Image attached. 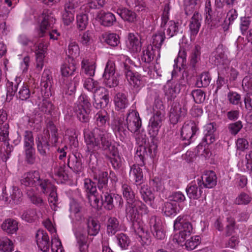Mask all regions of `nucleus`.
<instances>
[{
	"mask_svg": "<svg viewBox=\"0 0 252 252\" xmlns=\"http://www.w3.org/2000/svg\"><path fill=\"white\" fill-rule=\"evenodd\" d=\"M87 150L94 153L97 150L106 151L111 150V145L109 132L103 127H95L91 133L84 135Z\"/></svg>",
	"mask_w": 252,
	"mask_h": 252,
	"instance_id": "1",
	"label": "nucleus"
},
{
	"mask_svg": "<svg viewBox=\"0 0 252 252\" xmlns=\"http://www.w3.org/2000/svg\"><path fill=\"white\" fill-rule=\"evenodd\" d=\"M125 211L126 218L131 221L138 220L140 215L147 214L149 212L147 207L138 200L126 202Z\"/></svg>",
	"mask_w": 252,
	"mask_h": 252,
	"instance_id": "2",
	"label": "nucleus"
},
{
	"mask_svg": "<svg viewBox=\"0 0 252 252\" xmlns=\"http://www.w3.org/2000/svg\"><path fill=\"white\" fill-rule=\"evenodd\" d=\"M9 125L5 123L0 126V141L3 142L1 145L0 155L2 160L6 161L13 150V146L8 143Z\"/></svg>",
	"mask_w": 252,
	"mask_h": 252,
	"instance_id": "3",
	"label": "nucleus"
},
{
	"mask_svg": "<svg viewBox=\"0 0 252 252\" xmlns=\"http://www.w3.org/2000/svg\"><path fill=\"white\" fill-rule=\"evenodd\" d=\"M198 130L197 125L193 121H186L181 131V138L183 142L181 144L184 146L189 145Z\"/></svg>",
	"mask_w": 252,
	"mask_h": 252,
	"instance_id": "4",
	"label": "nucleus"
},
{
	"mask_svg": "<svg viewBox=\"0 0 252 252\" xmlns=\"http://www.w3.org/2000/svg\"><path fill=\"white\" fill-rule=\"evenodd\" d=\"M175 229L179 230V240L180 243L184 241L188 236H189L192 230L191 223L184 219V217L179 216L175 220L174 224Z\"/></svg>",
	"mask_w": 252,
	"mask_h": 252,
	"instance_id": "5",
	"label": "nucleus"
},
{
	"mask_svg": "<svg viewBox=\"0 0 252 252\" xmlns=\"http://www.w3.org/2000/svg\"><path fill=\"white\" fill-rule=\"evenodd\" d=\"M146 140L144 138H142V140L140 145L137 147L135 158H139L140 162L139 164L141 166L144 165V160L150 158H154L156 155V152L157 150V145H150L149 147H147L144 145H143V143H145ZM138 160V159H137Z\"/></svg>",
	"mask_w": 252,
	"mask_h": 252,
	"instance_id": "6",
	"label": "nucleus"
},
{
	"mask_svg": "<svg viewBox=\"0 0 252 252\" xmlns=\"http://www.w3.org/2000/svg\"><path fill=\"white\" fill-rule=\"evenodd\" d=\"M100 195L101 198V204L104 208L108 210H111L114 207V203H119V206L122 207L123 200L121 196L117 194L111 193L108 191H101Z\"/></svg>",
	"mask_w": 252,
	"mask_h": 252,
	"instance_id": "7",
	"label": "nucleus"
},
{
	"mask_svg": "<svg viewBox=\"0 0 252 252\" xmlns=\"http://www.w3.org/2000/svg\"><path fill=\"white\" fill-rule=\"evenodd\" d=\"M93 105L97 109L104 108L109 102V95L103 87H99L94 90V93Z\"/></svg>",
	"mask_w": 252,
	"mask_h": 252,
	"instance_id": "8",
	"label": "nucleus"
},
{
	"mask_svg": "<svg viewBox=\"0 0 252 252\" xmlns=\"http://www.w3.org/2000/svg\"><path fill=\"white\" fill-rule=\"evenodd\" d=\"M41 23L39 28L38 35L39 37H43L46 30L52 27L56 22V19L53 16L52 12L49 10L45 9L43 10L41 16Z\"/></svg>",
	"mask_w": 252,
	"mask_h": 252,
	"instance_id": "9",
	"label": "nucleus"
},
{
	"mask_svg": "<svg viewBox=\"0 0 252 252\" xmlns=\"http://www.w3.org/2000/svg\"><path fill=\"white\" fill-rule=\"evenodd\" d=\"M127 128L133 133H137L141 126V121L139 113L135 111L129 112L126 119Z\"/></svg>",
	"mask_w": 252,
	"mask_h": 252,
	"instance_id": "10",
	"label": "nucleus"
},
{
	"mask_svg": "<svg viewBox=\"0 0 252 252\" xmlns=\"http://www.w3.org/2000/svg\"><path fill=\"white\" fill-rule=\"evenodd\" d=\"M50 135L48 131L44 132L43 135L38 136L36 139L37 149L38 153L42 156L45 157L49 151V140Z\"/></svg>",
	"mask_w": 252,
	"mask_h": 252,
	"instance_id": "11",
	"label": "nucleus"
},
{
	"mask_svg": "<svg viewBox=\"0 0 252 252\" xmlns=\"http://www.w3.org/2000/svg\"><path fill=\"white\" fill-rule=\"evenodd\" d=\"M186 115V110L182 108L179 103L174 102L172 104L169 112L170 121L172 124H177L181 119L184 118Z\"/></svg>",
	"mask_w": 252,
	"mask_h": 252,
	"instance_id": "12",
	"label": "nucleus"
},
{
	"mask_svg": "<svg viewBox=\"0 0 252 252\" xmlns=\"http://www.w3.org/2000/svg\"><path fill=\"white\" fill-rule=\"evenodd\" d=\"M40 173L38 171H31L25 173L21 180V183L25 187H33L37 186L40 179Z\"/></svg>",
	"mask_w": 252,
	"mask_h": 252,
	"instance_id": "13",
	"label": "nucleus"
},
{
	"mask_svg": "<svg viewBox=\"0 0 252 252\" xmlns=\"http://www.w3.org/2000/svg\"><path fill=\"white\" fill-rule=\"evenodd\" d=\"M180 90V84L177 80H168L164 86L165 95L168 100L174 99Z\"/></svg>",
	"mask_w": 252,
	"mask_h": 252,
	"instance_id": "14",
	"label": "nucleus"
},
{
	"mask_svg": "<svg viewBox=\"0 0 252 252\" xmlns=\"http://www.w3.org/2000/svg\"><path fill=\"white\" fill-rule=\"evenodd\" d=\"M149 224L153 235L156 238L159 240H162L165 238V233L159 219L156 216H152L150 219Z\"/></svg>",
	"mask_w": 252,
	"mask_h": 252,
	"instance_id": "15",
	"label": "nucleus"
},
{
	"mask_svg": "<svg viewBox=\"0 0 252 252\" xmlns=\"http://www.w3.org/2000/svg\"><path fill=\"white\" fill-rule=\"evenodd\" d=\"M217 180L215 173L212 171H209L201 176V180H197L198 185L199 187L202 184L205 188H213L217 185Z\"/></svg>",
	"mask_w": 252,
	"mask_h": 252,
	"instance_id": "16",
	"label": "nucleus"
},
{
	"mask_svg": "<svg viewBox=\"0 0 252 252\" xmlns=\"http://www.w3.org/2000/svg\"><path fill=\"white\" fill-rule=\"evenodd\" d=\"M126 46L129 51L132 53L140 52L142 47L140 37L138 35L129 33L128 35Z\"/></svg>",
	"mask_w": 252,
	"mask_h": 252,
	"instance_id": "17",
	"label": "nucleus"
},
{
	"mask_svg": "<svg viewBox=\"0 0 252 252\" xmlns=\"http://www.w3.org/2000/svg\"><path fill=\"white\" fill-rule=\"evenodd\" d=\"M163 119V116L155 114L151 118L149 124V131L151 136L155 137L158 135Z\"/></svg>",
	"mask_w": 252,
	"mask_h": 252,
	"instance_id": "18",
	"label": "nucleus"
},
{
	"mask_svg": "<svg viewBox=\"0 0 252 252\" xmlns=\"http://www.w3.org/2000/svg\"><path fill=\"white\" fill-rule=\"evenodd\" d=\"M37 245L39 249L44 252H47L50 248V243L47 233L42 230L37 231L35 236Z\"/></svg>",
	"mask_w": 252,
	"mask_h": 252,
	"instance_id": "19",
	"label": "nucleus"
},
{
	"mask_svg": "<svg viewBox=\"0 0 252 252\" xmlns=\"http://www.w3.org/2000/svg\"><path fill=\"white\" fill-rule=\"evenodd\" d=\"M110 155H106L105 158L110 161L113 167L119 169L122 166V159L119 154L118 148L113 146L109 150Z\"/></svg>",
	"mask_w": 252,
	"mask_h": 252,
	"instance_id": "20",
	"label": "nucleus"
},
{
	"mask_svg": "<svg viewBox=\"0 0 252 252\" xmlns=\"http://www.w3.org/2000/svg\"><path fill=\"white\" fill-rule=\"evenodd\" d=\"M125 124L123 123V120L119 119L115 120L112 124V128L116 137H119L120 139L123 141L127 136V131L125 128Z\"/></svg>",
	"mask_w": 252,
	"mask_h": 252,
	"instance_id": "21",
	"label": "nucleus"
},
{
	"mask_svg": "<svg viewBox=\"0 0 252 252\" xmlns=\"http://www.w3.org/2000/svg\"><path fill=\"white\" fill-rule=\"evenodd\" d=\"M77 243L80 252H88V248L93 238L86 236L82 232L78 231L76 233Z\"/></svg>",
	"mask_w": 252,
	"mask_h": 252,
	"instance_id": "22",
	"label": "nucleus"
},
{
	"mask_svg": "<svg viewBox=\"0 0 252 252\" xmlns=\"http://www.w3.org/2000/svg\"><path fill=\"white\" fill-rule=\"evenodd\" d=\"M202 17L198 12H195L190 19L189 28L191 36H195L201 26Z\"/></svg>",
	"mask_w": 252,
	"mask_h": 252,
	"instance_id": "23",
	"label": "nucleus"
},
{
	"mask_svg": "<svg viewBox=\"0 0 252 252\" xmlns=\"http://www.w3.org/2000/svg\"><path fill=\"white\" fill-rule=\"evenodd\" d=\"M98 17L101 25L104 27L112 26L116 22L115 15L110 12L101 11Z\"/></svg>",
	"mask_w": 252,
	"mask_h": 252,
	"instance_id": "24",
	"label": "nucleus"
},
{
	"mask_svg": "<svg viewBox=\"0 0 252 252\" xmlns=\"http://www.w3.org/2000/svg\"><path fill=\"white\" fill-rule=\"evenodd\" d=\"M67 166L76 173H79L83 170L82 160L75 155L69 156Z\"/></svg>",
	"mask_w": 252,
	"mask_h": 252,
	"instance_id": "25",
	"label": "nucleus"
},
{
	"mask_svg": "<svg viewBox=\"0 0 252 252\" xmlns=\"http://www.w3.org/2000/svg\"><path fill=\"white\" fill-rule=\"evenodd\" d=\"M120 225L118 220L114 217H109L106 222V232L110 236L115 235L120 230Z\"/></svg>",
	"mask_w": 252,
	"mask_h": 252,
	"instance_id": "26",
	"label": "nucleus"
},
{
	"mask_svg": "<svg viewBox=\"0 0 252 252\" xmlns=\"http://www.w3.org/2000/svg\"><path fill=\"white\" fill-rule=\"evenodd\" d=\"M47 46L42 43H40L37 46L36 50V67L38 70L42 69L43 66V60L45 57V54L46 52Z\"/></svg>",
	"mask_w": 252,
	"mask_h": 252,
	"instance_id": "27",
	"label": "nucleus"
},
{
	"mask_svg": "<svg viewBox=\"0 0 252 252\" xmlns=\"http://www.w3.org/2000/svg\"><path fill=\"white\" fill-rule=\"evenodd\" d=\"M74 111L77 118L82 123H87L89 121V114L91 109L89 108L83 107L79 105H75Z\"/></svg>",
	"mask_w": 252,
	"mask_h": 252,
	"instance_id": "28",
	"label": "nucleus"
},
{
	"mask_svg": "<svg viewBox=\"0 0 252 252\" xmlns=\"http://www.w3.org/2000/svg\"><path fill=\"white\" fill-rule=\"evenodd\" d=\"M139 163L137 165L134 164L131 168L129 172V176L131 179L136 183L140 185L143 178V174L142 169L140 167Z\"/></svg>",
	"mask_w": 252,
	"mask_h": 252,
	"instance_id": "29",
	"label": "nucleus"
},
{
	"mask_svg": "<svg viewBox=\"0 0 252 252\" xmlns=\"http://www.w3.org/2000/svg\"><path fill=\"white\" fill-rule=\"evenodd\" d=\"M1 227L7 234H13L18 229V222L13 219H8L3 222Z\"/></svg>",
	"mask_w": 252,
	"mask_h": 252,
	"instance_id": "30",
	"label": "nucleus"
},
{
	"mask_svg": "<svg viewBox=\"0 0 252 252\" xmlns=\"http://www.w3.org/2000/svg\"><path fill=\"white\" fill-rule=\"evenodd\" d=\"M116 13L125 21L129 23H133L136 20V13L126 8H118Z\"/></svg>",
	"mask_w": 252,
	"mask_h": 252,
	"instance_id": "31",
	"label": "nucleus"
},
{
	"mask_svg": "<svg viewBox=\"0 0 252 252\" xmlns=\"http://www.w3.org/2000/svg\"><path fill=\"white\" fill-rule=\"evenodd\" d=\"M108 172L106 171L101 172L98 175V177H96V179H97V187L98 189L100 191H105L109 190V187L108 186Z\"/></svg>",
	"mask_w": 252,
	"mask_h": 252,
	"instance_id": "32",
	"label": "nucleus"
},
{
	"mask_svg": "<svg viewBox=\"0 0 252 252\" xmlns=\"http://www.w3.org/2000/svg\"><path fill=\"white\" fill-rule=\"evenodd\" d=\"M132 228L141 239L146 238L148 236L147 232L145 231L143 227V222L139 219L132 221Z\"/></svg>",
	"mask_w": 252,
	"mask_h": 252,
	"instance_id": "33",
	"label": "nucleus"
},
{
	"mask_svg": "<svg viewBox=\"0 0 252 252\" xmlns=\"http://www.w3.org/2000/svg\"><path fill=\"white\" fill-rule=\"evenodd\" d=\"M187 52L186 50L182 48L180 50L178 54V58L175 60V64L174 65V69L172 71V78L176 77V74L177 72V71L180 70V67L179 69L177 67V63L179 62L181 63L182 65H184L186 64L187 63Z\"/></svg>",
	"mask_w": 252,
	"mask_h": 252,
	"instance_id": "34",
	"label": "nucleus"
},
{
	"mask_svg": "<svg viewBox=\"0 0 252 252\" xmlns=\"http://www.w3.org/2000/svg\"><path fill=\"white\" fill-rule=\"evenodd\" d=\"M140 194L143 201L148 204H151L154 199V195L147 185L140 187Z\"/></svg>",
	"mask_w": 252,
	"mask_h": 252,
	"instance_id": "35",
	"label": "nucleus"
},
{
	"mask_svg": "<svg viewBox=\"0 0 252 252\" xmlns=\"http://www.w3.org/2000/svg\"><path fill=\"white\" fill-rule=\"evenodd\" d=\"M26 193L29 198L33 204L38 206L44 205L43 199L37 194L34 189L30 188L27 189Z\"/></svg>",
	"mask_w": 252,
	"mask_h": 252,
	"instance_id": "36",
	"label": "nucleus"
},
{
	"mask_svg": "<svg viewBox=\"0 0 252 252\" xmlns=\"http://www.w3.org/2000/svg\"><path fill=\"white\" fill-rule=\"evenodd\" d=\"M99 223L93 219H89L87 222V233L88 236H94L96 235L100 230Z\"/></svg>",
	"mask_w": 252,
	"mask_h": 252,
	"instance_id": "37",
	"label": "nucleus"
},
{
	"mask_svg": "<svg viewBox=\"0 0 252 252\" xmlns=\"http://www.w3.org/2000/svg\"><path fill=\"white\" fill-rule=\"evenodd\" d=\"M10 198L8 200L7 197L5 198V201L9 203L18 204L22 200V192L17 187H13L12 192H10Z\"/></svg>",
	"mask_w": 252,
	"mask_h": 252,
	"instance_id": "38",
	"label": "nucleus"
},
{
	"mask_svg": "<svg viewBox=\"0 0 252 252\" xmlns=\"http://www.w3.org/2000/svg\"><path fill=\"white\" fill-rule=\"evenodd\" d=\"M114 102L118 110L125 109L128 104L126 95L122 93H118L116 94L114 97Z\"/></svg>",
	"mask_w": 252,
	"mask_h": 252,
	"instance_id": "39",
	"label": "nucleus"
},
{
	"mask_svg": "<svg viewBox=\"0 0 252 252\" xmlns=\"http://www.w3.org/2000/svg\"><path fill=\"white\" fill-rule=\"evenodd\" d=\"M186 192L189 198L197 199L201 196L202 191L196 185L191 184L186 188Z\"/></svg>",
	"mask_w": 252,
	"mask_h": 252,
	"instance_id": "40",
	"label": "nucleus"
},
{
	"mask_svg": "<svg viewBox=\"0 0 252 252\" xmlns=\"http://www.w3.org/2000/svg\"><path fill=\"white\" fill-rule=\"evenodd\" d=\"M179 23L178 22H175L174 21H169L168 23V27L164 30L165 32V34L168 36V38H171L174 35H176L179 32Z\"/></svg>",
	"mask_w": 252,
	"mask_h": 252,
	"instance_id": "41",
	"label": "nucleus"
},
{
	"mask_svg": "<svg viewBox=\"0 0 252 252\" xmlns=\"http://www.w3.org/2000/svg\"><path fill=\"white\" fill-rule=\"evenodd\" d=\"M39 182L37 184V186L40 187L42 192L44 194L47 193L51 190H53L54 189H55L56 187L47 179H41L40 177Z\"/></svg>",
	"mask_w": 252,
	"mask_h": 252,
	"instance_id": "42",
	"label": "nucleus"
},
{
	"mask_svg": "<svg viewBox=\"0 0 252 252\" xmlns=\"http://www.w3.org/2000/svg\"><path fill=\"white\" fill-rule=\"evenodd\" d=\"M127 6L131 8H134L138 11H142L146 6L144 0H125Z\"/></svg>",
	"mask_w": 252,
	"mask_h": 252,
	"instance_id": "43",
	"label": "nucleus"
},
{
	"mask_svg": "<svg viewBox=\"0 0 252 252\" xmlns=\"http://www.w3.org/2000/svg\"><path fill=\"white\" fill-rule=\"evenodd\" d=\"M122 190L123 196L126 198V202L136 200L135 198L134 192L129 185L126 184H123L122 187Z\"/></svg>",
	"mask_w": 252,
	"mask_h": 252,
	"instance_id": "44",
	"label": "nucleus"
},
{
	"mask_svg": "<svg viewBox=\"0 0 252 252\" xmlns=\"http://www.w3.org/2000/svg\"><path fill=\"white\" fill-rule=\"evenodd\" d=\"M14 250L12 241L7 237L0 238V251L3 252H11Z\"/></svg>",
	"mask_w": 252,
	"mask_h": 252,
	"instance_id": "45",
	"label": "nucleus"
},
{
	"mask_svg": "<svg viewBox=\"0 0 252 252\" xmlns=\"http://www.w3.org/2000/svg\"><path fill=\"white\" fill-rule=\"evenodd\" d=\"M96 125L98 126L104 125L109 120V115L107 111L104 109H101L95 115Z\"/></svg>",
	"mask_w": 252,
	"mask_h": 252,
	"instance_id": "46",
	"label": "nucleus"
},
{
	"mask_svg": "<svg viewBox=\"0 0 252 252\" xmlns=\"http://www.w3.org/2000/svg\"><path fill=\"white\" fill-rule=\"evenodd\" d=\"M115 63L111 61H109L106 65L103 77L105 79H115L117 77L115 75Z\"/></svg>",
	"mask_w": 252,
	"mask_h": 252,
	"instance_id": "47",
	"label": "nucleus"
},
{
	"mask_svg": "<svg viewBox=\"0 0 252 252\" xmlns=\"http://www.w3.org/2000/svg\"><path fill=\"white\" fill-rule=\"evenodd\" d=\"M236 223L234 218L229 216L225 221V234L226 236L231 235L236 228Z\"/></svg>",
	"mask_w": 252,
	"mask_h": 252,
	"instance_id": "48",
	"label": "nucleus"
},
{
	"mask_svg": "<svg viewBox=\"0 0 252 252\" xmlns=\"http://www.w3.org/2000/svg\"><path fill=\"white\" fill-rule=\"evenodd\" d=\"M80 49L78 45L75 42H71L68 46V51L67 54L71 62L74 61V58L79 56Z\"/></svg>",
	"mask_w": 252,
	"mask_h": 252,
	"instance_id": "49",
	"label": "nucleus"
},
{
	"mask_svg": "<svg viewBox=\"0 0 252 252\" xmlns=\"http://www.w3.org/2000/svg\"><path fill=\"white\" fill-rule=\"evenodd\" d=\"M165 38V32H158L155 34L153 35L152 37V43L153 46L158 49H159L161 48Z\"/></svg>",
	"mask_w": 252,
	"mask_h": 252,
	"instance_id": "50",
	"label": "nucleus"
},
{
	"mask_svg": "<svg viewBox=\"0 0 252 252\" xmlns=\"http://www.w3.org/2000/svg\"><path fill=\"white\" fill-rule=\"evenodd\" d=\"M76 70L74 61L68 64L64 63L61 67V72L63 76L68 77L71 76Z\"/></svg>",
	"mask_w": 252,
	"mask_h": 252,
	"instance_id": "51",
	"label": "nucleus"
},
{
	"mask_svg": "<svg viewBox=\"0 0 252 252\" xmlns=\"http://www.w3.org/2000/svg\"><path fill=\"white\" fill-rule=\"evenodd\" d=\"M25 161L29 164H33L36 160L35 152L33 147L24 148Z\"/></svg>",
	"mask_w": 252,
	"mask_h": 252,
	"instance_id": "52",
	"label": "nucleus"
},
{
	"mask_svg": "<svg viewBox=\"0 0 252 252\" xmlns=\"http://www.w3.org/2000/svg\"><path fill=\"white\" fill-rule=\"evenodd\" d=\"M225 17V13L222 10H218L216 12V15L212 18L211 21V28H217L220 25L222 19Z\"/></svg>",
	"mask_w": 252,
	"mask_h": 252,
	"instance_id": "53",
	"label": "nucleus"
},
{
	"mask_svg": "<svg viewBox=\"0 0 252 252\" xmlns=\"http://www.w3.org/2000/svg\"><path fill=\"white\" fill-rule=\"evenodd\" d=\"M38 106L40 111L45 114H51L54 109L53 104L46 99H43Z\"/></svg>",
	"mask_w": 252,
	"mask_h": 252,
	"instance_id": "54",
	"label": "nucleus"
},
{
	"mask_svg": "<svg viewBox=\"0 0 252 252\" xmlns=\"http://www.w3.org/2000/svg\"><path fill=\"white\" fill-rule=\"evenodd\" d=\"M153 110L154 114L164 116L165 108L161 99L158 98L155 99Z\"/></svg>",
	"mask_w": 252,
	"mask_h": 252,
	"instance_id": "55",
	"label": "nucleus"
},
{
	"mask_svg": "<svg viewBox=\"0 0 252 252\" xmlns=\"http://www.w3.org/2000/svg\"><path fill=\"white\" fill-rule=\"evenodd\" d=\"M177 210V204L170 202H165L163 208V211L164 214L167 216H171L176 214Z\"/></svg>",
	"mask_w": 252,
	"mask_h": 252,
	"instance_id": "56",
	"label": "nucleus"
},
{
	"mask_svg": "<svg viewBox=\"0 0 252 252\" xmlns=\"http://www.w3.org/2000/svg\"><path fill=\"white\" fill-rule=\"evenodd\" d=\"M81 64L83 70L89 78L94 76L95 70V66L94 64H89L87 60H83Z\"/></svg>",
	"mask_w": 252,
	"mask_h": 252,
	"instance_id": "57",
	"label": "nucleus"
},
{
	"mask_svg": "<svg viewBox=\"0 0 252 252\" xmlns=\"http://www.w3.org/2000/svg\"><path fill=\"white\" fill-rule=\"evenodd\" d=\"M84 188L89 195L94 194L97 193L96 187L95 183L90 179H85L84 180Z\"/></svg>",
	"mask_w": 252,
	"mask_h": 252,
	"instance_id": "58",
	"label": "nucleus"
},
{
	"mask_svg": "<svg viewBox=\"0 0 252 252\" xmlns=\"http://www.w3.org/2000/svg\"><path fill=\"white\" fill-rule=\"evenodd\" d=\"M200 47L197 45L195 46L191 55L190 60V64L192 67L194 68L197 63L200 59Z\"/></svg>",
	"mask_w": 252,
	"mask_h": 252,
	"instance_id": "59",
	"label": "nucleus"
},
{
	"mask_svg": "<svg viewBox=\"0 0 252 252\" xmlns=\"http://www.w3.org/2000/svg\"><path fill=\"white\" fill-rule=\"evenodd\" d=\"M153 47L148 46L147 49L143 51L141 60L145 63H149L153 61L154 58L153 53Z\"/></svg>",
	"mask_w": 252,
	"mask_h": 252,
	"instance_id": "60",
	"label": "nucleus"
},
{
	"mask_svg": "<svg viewBox=\"0 0 252 252\" xmlns=\"http://www.w3.org/2000/svg\"><path fill=\"white\" fill-rule=\"evenodd\" d=\"M105 42L109 45L116 47L120 43V38L116 33H111L106 35Z\"/></svg>",
	"mask_w": 252,
	"mask_h": 252,
	"instance_id": "61",
	"label": "nucleus"
},
{
	"mask_svg": "<svg viewBox=\"0 0 252 252\" xmlns=\"http://www.w3.org/2000/svg\"><path fill=\"white\" fill-rule=\"evenodd\" d=\"M17 80H7L6 83L7 94L11 96L14 95L15 93L17 91L18 86L20 82H18Z\"/></svg>",
	"mask_w": 252,
	"mask_h": 252,
	"instance_id": "62",
	"label": "nucleus"
},
{
	"mask_svg": "<svg viewBox=\"0 0 252 252\" xmlns=\"http://www.w3.org/2000/svg\"><path fill=\"white\" fill-rule=\"evenodd\" d=\"M34 140L32 132L31 131L26 130L24 134V148L33 147Z\"/></svg>",
	"mask_w": 252,
	"mask_h": 252,
	"instance_id": "63",
	"label": "nucleus"
},
{
	"mask_svg": "<svg viewBox=\"0 0 252 252\" xmlns=\"http://www.w3.org/2000/svg\"><path fill=\"white\" fill-rule=\"evenodd\" d=\"M200 242V238L199 236L191 237L187 240L185 243L186 248L188 250L191 251L194 249Z\"/></svg>",
	"mask_w": 252,
	"mask_h": 252,
	"instance_id": "64",
	"label": "nucleus"
}]
</instances>
